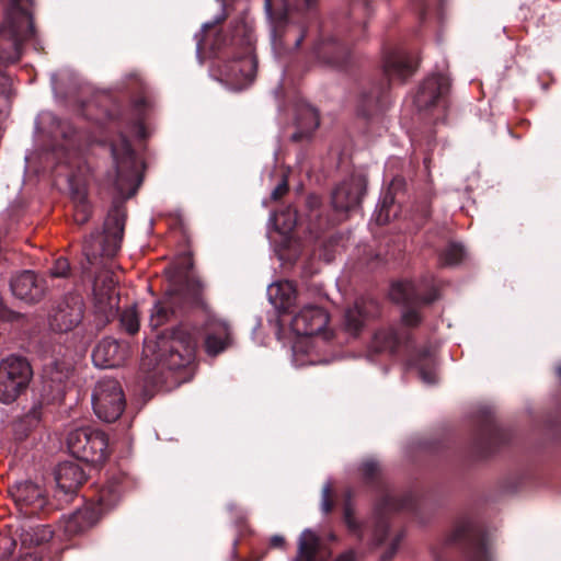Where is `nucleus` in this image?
<instances>
[{
    "label": "nucleus",
    "instance_id": "obj_1",
    "mask_svg": "<svg viewBox=\"0 0 561 561\" xmlns=\"http://www.w3.org/2000/svg\"><path fill=\"white\" fill-rule=\"evenodd\" d=\"M157 360L162 368L179 370L187 367L195 358L197 339L190 329L180 327L157 342Z\"/></svg>",
    "mask_w": 561,
    "mask_h": 561
},
{
    "label": "nucleus",
    "instance_id": "obj_2",
    "mask_svg": "<svg viewBox=\"0 0 561 561\" xmlns=\"http://www.w3.org/2000/svg\"><path fill=\"white\" fill-rule=\"evenodd\" d=\"M33 33L27 11L13 7L0 27V62L12 64L21 57V45Z\"/></svg>",
    "mask_w": 561,
    "mask_h": 561
},
{
    "label": "nucleus",
    "instance_id": "obj_3",
    "mask_svg": "<svg viewBox=\"0 0 561 561\" xmlns=\"http://www.w3.org/2000/svg\"><path fill=\"white\" fill-rule=\"evenodd\" d=\"M125 227V214L113 208L104 222L103 233H92L83 243V254L92 264L98 257L114 256L121 249Z\"/></svg>",
    "mask_w": 561,
    "mask_h": 561
},
{
    "label": "nucleus",
    "instance_id": "obj_4",
    "mask_svg": "<svg viewBox=\"0 0 561 561\" xmlns=\"http://www.w3.org/2000/svg\"><path fill=\"white\" fill-rule=\"evenodd\" d=\"M272 22V47L282 56L298 49L306 35V21L302 15L278 11L267 14Z\"/></svg>",
    "mask_w": 561,
    "mask_h": 561
},
{
    "label": "nucleus",
    "instance_id": "obj_5",
    "mask_svg": "<svg viewBox=\"0 0 561 561\" xmlns=\"http://www.w3.org/2000/svg\"><path fill=\"white\" fill-rule=\"evenodd\" d=\"M67 446L76 458L89 463L100 465L107 457V438L102 431L92 426L70 431Z\"/></svg>",
    "mask_w": 561,
    "mask_h": 561
},
{
    "label": "nucleus",
    "instance_id": "obj_6",
    "mask_svg": "<svg viewBox=\"0 0 561 561\" xmlns=\"http://www.w3.org/2000/svg\"><path fill=\"white\" fill-rule=\"evenodd\" d=\"M33 370L26 358L9 356L0 362V401L14 402L23 393L31 379Z\"/></svg>",
    "mask_w": 561,
    "mask_h": 561
},
{
    "label": "nucleus",
    "instance_id": "obj_7",
    "mask_svg": "<svg viewBox=\"0 0 561 561\" xmlns=\"http://www.w3.org/2000/svg\"><path fill=\"white\" fill-rule=\"evenodd\" d=\"M91 401L95 415L108 423L116 421L126 407L122 386L112 378H102L95 383Z\"/></svg>",
    "mask_w": 561,
    "mask_h": 561
},
{
    "label": "nucleus",
    "instance_id": "obj_8",
    "mask_svg": "<svg viewBox=\"0 0 561 561\" xmlns=\"http://www.w3.org/2000/svg\"><path fill=\"white\" fill-rule=\"evenodd\" d=\"M450 90V79L443 73L428 76L419 85L413 102L420 112L431 111L445 104Z\"/></svg>",
    "mask_w": 561,
    "mask_h": 561
},
{
    "label": "nucleus",
    "instance_id": "obj_9",
    "mask_svg": "<svg viewBox=\"0 0 561 561\" xmlns=\"http://www.w3.org/2000/svg\"><path fill=\"white\" fill-rule=\"evenodd\" d=\"M256 60L252 54L251 47L237 58L227 61L219 70L221 81L232 90H241L249 85L255 77Z\"/></svg>",
    "mask_w": 561,
    "mask_h": 561
},
{
    "label": "nucleus",
    "instance_id": "obj_10",
    "mask_svg": "<svg viewBox=\"0 0 561 561\" xmlns=\"http://www.w3.org/2000/svg\"><path fill=\"white\" fill-rule=\"evenodd\" d=\"M328 322L329 314L324 309L308 305L294 316L290 325L297 335L311 336L323 334L324 340H328L331 336L329 332H324Z\"/></svg>",
    "mask_w": 561,
    "mask_h": 561
},
{
    "label": "nucleus",
    "instance_id": "obj_11",
    "mask_svg": "<svg viewBox=\"0 0 561 561\" xmlns=\"http://www.w3.org/2000/svg\"><path fill=\"white\" fill-rule=\"evenodd\" d=\"M204 331V348L209 356H217L233 344L231 327L222 318L209 313Z\"/></svg>",
    "mask_w": 561,
    "mask_h": 561
},
{
    "label": "nucleus",
    "instance_id": "obj_12",
    "mask_svg": "<svg viewBox=\"0 0 561 561\" xmlns=\"http://www.w3.org/2000/svg\"><path fill=\"white\" fill-rule=\"evenodd\" d=\"M83 301L79 296H70L60 301L49 316V327L56 332H68L82 320Z\"/></svg>",
    "mask_w": 561,
    "mask_h": 561
},
{
    "label": "nucleus",
    "instance_id": "obj_13",
    "mask_svg": "<svg viewBox=\"0 0 561 561\" xmlns=\"http://www.w3.org/2000/svg\"><path fill=\"white\" fill-rule=\"evenodd\" d=\"M366 179L362 174L352 175L340 183L332 193V205L336 211L346 213L360 203L365 193Z\"/></svg>",
    "mask_w": 561,
    "mask_h": 561
},
{
    "label": "nucleus",
    "instance_id": "obj_14",
    "mask_svg": "<svg viewBox=\"0 0 561 561\" xmlns=\"http://www.w3.org/2000/svg\"><path fill=\"white\" fill-rule=\"evenodd\" d=\"M9 493L19 510L26 516L39 513L47 503L44 490L32 482L15 483Z\"/></svg>",
    "mask_w": 561,
    "mask_h": 561
},
{
    "label": "nucleus",
    "instance_id": "obj_15",
    "mask_svg": "<svg viewBox=\"0 0 561 561\" xmlns=\"http://www.w3.org/2000/svg\"><path fill=\"white\" fill-rule=\"evenodd\" d=\"M10 287L16 298L30 304L39 301L46 291L44 279L31 271H23L12 277Z\"/></svg>",
    "mask_w": 561,
    "mask_h": 561
},
{
    "label": "nucleus",
    "instance_id": "obj_16",
    "mask_svg": "<svg viewBox=\"0 0 561 561\" xmlns=\"http://www.w3.org/2000/svg\"><path fill=\"white\" fill-rule=\"evenodd\" d=\"M128 355L126 344L119 343L112 337H105L98 343L92 353V359L95 366L101 368H111L121 366Z\"/></svg>",
    "mask_w": 561,
    "mask_h": 561
},
{
    "label": "nucleus",
    "instance_id": "obj_17",
    "mask_svg": "<svg viewBox=\"0 0 561 561\" xmlns=\"http://www.w3.org/2000/svg\"><path fill=\"white\" fill-rule=\"evenodd\" d=\"M205 288L206 286L199 277L190 276L180 288L171 289L169 293L176 296L175 302L179 308L187 304L208 311V304L204 296Z\"/></svg>",
    "mask_w": 561,
    "mask_h": 561
},
{
    "label": "nucleus",
    "instance_id": "obj_18",
    "mask_svg": "<svg viewBox=\"0 0 561 561\" xmlns=\"http://www.w3.org/2000/svg\"><path fill=\"white\" fill-rule=\"evenodd\" d=\"M389 296L393 301L407 306L431 304L436 299L435 290L431 291L426 296H421L420 290L415 284L409 280L393 283L390 288Z\"/></svg>",
    "mask_w": 561,
    "mask_h": 561
},
{
    "label": "nucleus",
    "instance_id": "obj_19",
    "mask_svg": "<svg viewBox=\"0 0 561 561\" xmlns=\"http://www.w3.org/2000/svg\"><path fill=\"white\" fill-rule=\"evenodd\" d=\"M112 154L119 180H129L136 173L135 153L130 144L123 138L118 144L112 146Z\"/></svg>",
    "mask_w": 561,
    "mask_h": 561
},
{
    "label": "nucleus",
    "instance_id": "obj_20",
    "mask_svg": "<svg viewBox=\"0 0 561 561\" xmlns=\"http://www.w3.org/2000/svg\"><path fill=\"white\" fill-rule=\"evenodd\" d=\"M85 478L81 466L72 461L59 463L55 471L57 485L65 493L75 492L85 481Z\"/></svg>",
    "mask_w": 561,
    "mask_h": 561
},
{
    "label": "nucleus",
    "instance_id": "obj_21",
    "mask_svg": "<svg viewBox=\"0 0 561 561\" xmlns=\"http://www.w3.org/2000/svg\"><path fill=\"white\" fill-rule=\"evenodd\" d=\"M99 518L95 508L84 506L77 510L62 522L64 531L68 536H76L92 527Z\"/></svg>",
    "mask_w": 561,
    "mask_h": 561
},
{
    "label": "nucleus",
    "instance_id": "obj_22",
    "mask_svg": "<svg viewBox=\"0 0 561 561\" xmlns=\"http://www.w3.org/2000/svg\"><path fill=\"white\" fill-rule=\"evenodd\" d=\"M416 64L411 56L402 51L390 54L385 60V72L389 79L404 80L415 70Z\"/></svg>",
    "mask_w": 561,
    "mask_h": 561
},
{
    "label": "nucleus",
    "instance_id": "obj_23",
    "mask_svg": "<svg viewBox=\"0 0 561 561\" xmlns=\"http://www.w3.org/2000/svg\"><path fill=\"white\" fill-rule=\"evenodd\" d=\"M270 302L279 311H287L296 300V288L289 280L273 283L267 288Z\"/></svg>",
    "mask_w": 561,
    "mask_h": 561
},
{
    "label": "nucleus",
    "instance_id": "obj_24",
    "mask_svg": "<svg viewBox=\"0 0 561 561\" xmlns=\"http://www.w3.org/2000/svg\"><path fill=\"white\" fill-rule=\"evenodd\" d=\"M321 539L311 529H305L298 539V552L295 561H324L320 557Z\"/></svg>",
    "mask_w": 561,
    "mask_h": 561
},
{
    "label": "nucleus",
    "instance_id": "obj_25",
    "mask_svg": "<svg viewBox=\"0 0 561 561\" xmlns=\"http://www.w3.org/2000/svg\"><path fill=\"white\" fill-rule=\"evenodd\" d=\"M176 296L171 295L169 291L167 296L154 304L151 309L149 323L153 329H157L168 322L175 309H180L175 302Z\"/></svg>",
    "mask_w": 561,
    "mask_h": 561
},
{
    "label": "nucleus",
    "instance_id": "obj_26",
    "mask_svg": "<svg viewBox=\"0 0 561 561\" xmlns=\"http://www.w3.org/2000/svg\"><path fill=\"white\" fill-rule=\"evenodd\" d=\"M316 2L317 0H265V10L267 14L282 11L284 13L302 15Z\"/></svg>",
    "mask_w": 561,
    "mask_h": 561
},
{
    "label": "nucleus",
    "instance_id": "obj_27",
    "mask_svg": "<svg viewBox=\"0 0 561 561\" xmlns=\"http://www.w3.org/2000/svg\"><path fill=\"white\" fill-rule=\"evenodd\" d=\"M298 130L293 134L294 140H301L309 137L319 126L318 112L311 106H305L300 110L297 118Z\"/></svg>",
    "mask_w": 561,
    "mask_h": 561
},
{
    "label": "nucleus",
    "instance_id": "obj_28",
    "mask_svg": "<svg viewBox=\"0 0 561 561\" xmlns=\"http://www.w3.org/2000/svg\"><path fill=\"white\" fill-rule=\"evenodd\" d=\"M53 538V530L45 525H38L22 529L20 534L21 543L24 548L37 547L48 542Z\"/></svg>",
    "mask_w": 561,
    "mask_h": 561
},
{
    "label": "nucleus",
    "instance_id": "obj_29",
    "mask_svg": "<svg viewBox=\"0 0 561 561\" xmlns=\"http://www.w3.org/2000/svg\"><path fill=\"white\" fill-rule=\"evenodd\" d=\"M398 343V337L392 328L378 330L369 344V352L374 354L392 352Z\"/></svg>",
    "mask_w": 561,
    "mask_h": 561
},
{
    "label": "nucleus",
    "instance_id": "obj_30",
    "mask_svg": "<svg viewBox=\"0 0 561 561\" xmlns=\"http://www.w3.org/2000/svg\"><path fill=\"white\" fill-rule=\"evenodd\" d=\"M367 318L366 304L364 301H356L352 308L345 312V329L351 334H356L363 327Z\"/></svg>",
    "mask_w": 561,
    "mask_h": 561
},
{
    "label": "nucleus",
    "instance_id": "obj_31",
    "mask_svg": "<svg viewBox=\"0 0 561 561\" xmlns=\"http://www.w3.org/2000/svg\"><path fill=\"white\" fill-rule=\"evenodd\" d=\"M465 257V249L461 244L449 243L440 253L439 260L443 265H457Z\"/></svg>",
    "mask_w": 561,
    "mask_h": 561
},
{
    "label": "nucleus",
    "instance_id": "obj_32",
    "mask_svg": "<svg viewBox=\"0 0 561 561\" xmlns=\"http://www.w3.org/2000/svg\"><path fill=\"white\" fill-rule=\"evenodd\" d=\"M72 366L69 363H51L46 369L45 375L55 383H62L70 376Z\"/></svg>",
    "mask_w": 561,
    "mask_h": 561
},
{
    "label": "nucleus",
    "instance_id": "obj_33",
    "mask_svg": "<svg viewBox=\"0 0 561 561\" xmlns=\"http://www.w3.org/2000/svg\"><path fill=\"white\" fill-rule=\"evenodd\" d=\"M121 323L129 334H134L138 331L139 318L134 307L127 308L122 312Z\"/></svg>",
    "mask_w": 561,
    "mask_h": 561
},
{
    "label": "nucleus",
    "instance_id": "obj_34",
    "mask_svg": "<svg viewBox=\"0 0 561 561\" xmlns=\"http://www.w3.org/2000/svg\"><path fill=\"white\" fill-rule=\"evenodd\" d=\"M468 561H494V557L489 548L478 546L470 553Z\"/></svg>",
    "mask_w": 561,
    "mask_h": 561
},
{
    "label": "nucleus",
    "instance_id": "obj_35",
    "mask_svg": "<svg viewBox=\"0 0 561 561\" xmlns=\"http://www.w3.org/2000/svg\"><path fill=\"white\" fill-rule=\"evenodd\" d=\"M329 53L330 54L332 53L333 56L328 57L327 62L332 64V65H340L341 60H340L339 54L341 53V48L340 47L331 48L330 45H324L320 48L319 56L325 58V55Z\"/></svg>",
    "mask_w": 561,
    "mask_h": 561
},
{
    "label": "nucleus",
    "instance_id": "obj_36",
    "mask_svg": "<svg viewBox=\"0 0 561 561\" xmlns=\"http://www.w3.org/2000/svg\"><path fill=\"white\" fill-rule=\"evenodd\" d=\"M69 263L66 259L60 257L56 260L54 266L50 268V275L54 277H65L69 272Z\"/></svg>",
    "mask_w": 561,
    "mask_h": 561
},
{
    "label": "nucleus",
    "instance_id": "obj_37",
    "mask_svg": "<svg viewBox=\"0 0 561 561\" xmlns=\"http://www.w3.org/2000/svg\"><path fill=\"white\" fill-rule=\"evenodd\" d=\"M14 541L9 537H0V561H7L14 548Z\"/></svg>",
    "mask_w": 561,
    "mask_h": 561
},
{
    "label": "nucleus",
    "instance_id": "obj_38",
    "mask_svg": "<svg viewBox=\"0 0 561 561\" xmlns=\"http://www.w3.org/2000/svg\"><path fill=\"white\" fill-rule=\"evenodd\" d=\"M89 214H90V207L85 203V201L82 198L80 201V203L76 206V214H75L76 221L79 224L85 222L88 220Z\"/></svg>",
    "mask_w": 561,
    "mask_h": 561
},
{
    "label": "nucleus",
    "instance_id": "obj_39",
    "mask_svg": "<svg viewBox=\"0 0 561 561\" xmlns=\"http://www.w3.org/2000/svg\"><path fill=\"white\" fill-rule=\"evenodd\" d=\"M332 501H331V485L327 483L322 488V499H321V510L323 513L328 514L332 510Z\"/></svg>",
    "mask_w": 561,
    "mask_h": 561
},
{
    "label": "nucleus",
    "instance_id": "obj_40",
    "mask_svg": "<svg viewBox=\"0 0 561 561\" xmlns=\"http://www.w3.org/2000/svg\"><path fill=\"white\" fill-rule=\"evenodd\" d=\"M104 282L108 291L110 308H114L117 305V299L114 293L116 282L114 280V277L112 275H106Z\"/></svg>",
    "mask_w": 561,
    "mask_h": 561
},
{
    "label": "nucleus",
    "instance_id": "obj_41",
    "mask_svg": "<svg viewBox=\"0 0 561 561\" xmlns=\"http://www.w3.org/2000/svg\"><path fill=\"white\" fill-rule=\"evenodd\" d=\"M419 313L413 309H407L402 313V321L405 325L413 327L420 322Z\"/></svg>",
    "mask_w": 561,
    "mask_h": 561
},
{
    "label": "nucleus",
    "instance_id": "obj_42",
    "mask_svg": "<svg viewBox=\"0 0 561 561\" xmlns=\"http://www.w3.org/2000/svg\"><path fill=\"white\" fill-rule=\"evenodd\" d=\"M419 374L421 379L427 385L435 383L437 380L436 373L433 369H426L423 366H420Z\"/></svg>",
    "mask_w": 561,
    "mask_h": 561
},
{
    "label": "nucleus",
    "instance_id": "obj_43",
    "mask_svg": "<svg viewBox=\"0 0 561 561\" xmlns=\"http://www.w3.org/2000/svg\"><path fill=\"white\" fill-rule=\"evenodd\" d=\"M41 419V409L39 407H34L25 416L23 417V423L33 426L39 422Z\"/></svg>",
    "mask_w": 561,
    "mask_h": 561
},
{
    "label": "nucleus",
    "instance_id": "obj_44",
    "mask_svg": "<svg viewBox=\"0 0 561 561\" xmlns=\"http://www.w3.org/2000/svg\"><path fill=\"white\" fill-rule=\"evenodd\" d=\"M362 470L365 477L374 478L375 474L379 471V466L374 460H367L363 463Z\"/></svg>",
    "mask_w": 561,
    "mask_h": 561
},
{
    "label": "nucleus",
    "instance_id": "obj_45",
    "mask_svg": "<svg viewBox=\"0 0 561 561\" xmlns=\"http://www.w3.org/2000/svg\"><path fill=\"white\" fill-rule=\"evenodd\" d=\"M288 191V186H287V183L286 181H283L282 183H279L272 192L271 194V198L273 201H277L279 199L280 197H283Z\"/></svg>",
    "mask_w": 561,
    "mask_h": 561
},
{
    "label": "nucleus",
    "instance_id": "obj_46",
    "mask_svg": "<svg viewBox=\"0 0 561 561\" xmlns=\"http://www.w3.org/2000/svg\"><path fill=\"white\" fill-rule=\"evenodd\" d=\"M270 546L273 548H283L285 546V538L280 535H274L270 540Z\"/></svg>",
    "mask_w": 561,
    "mask_h": 561
},
{
    "label": "nucleus",
    "instance_id": "obj_47",
    "mask_svg": "<svg viewBox=\"0 0 561 561\" xmlns=\"http://www.w3.org/2000/svg\"><path fill=\"white\" fill-rule=\"evenodd\" d=\"M335 561H355V554L353 551H346L339 556Z\"/></svg>",
    "mask_w": 561,
    "mask_h": 561
},
{
    "label": "nucleus",
    "instance_id": "obj_48",
    "mask_svg": "<svg viewBox=\"0 0 561 561\" xmlns=\"http://www.w3.org/2000/svg\"><path fill=\"white\" fill-rule=\"evenodd\" d=\"M18 561H38V558L34 553L26 552Z\"/></svg>",
    "mask_w": 561,
    "mask_h": 561
},
{
    "label": "nucleus",
    "instance_id": "obj_49",
    "mask_svg": "<svg viewBox=\"0 0 561 561\" xmlns=\"http://www.w3.org/2000/svg\"><path fill=\"white\" fill-rule=\"evenodd\" d=\"M345 522L350 528H355V523H354L353 518L351 517L348 510H346V512H345Z\"/></svg>",
    "mask_w": 561,
    "mask_h": 561
},
{
    "label": "nucleus",
    "instance_id": "obj_50",
    "mask_svg": "<svg viewBox=\"0 0 561 561\" xmlns=\"http://www.w3.org/2000/svg\"><path fill=\"white\" fill-rule=\"evenodd\" d=\"M377 220L380 222V224H383V222H387L388 221V215H385L383 216V207L381 208L379 215H378V218Z\"/></svg>",
    "mask_w": 561,
    "mask_h": 561
},
{
    "label": "nucleus",
    "instance_id": "obj_51",
    "mask_svg": "<svg viewBox=\"0 0 561 561\" xmlns=\"http://www.w3.org/2000/svg\"><path fill=\"white\" fill-rule=\"evenodd\" d=\"M94 290H95L96 295H99V294L101 295L102 294V288L99 285V279L95 280Z\"/></svg>",
    "mask_w": 561,
    "mask_h": 561
},
{
    "label": "nucleus",
    "instance_id": "obj_52",
    "mask_svg": "<svg viewBox=\"0 0 561 561\" xmlns=\"http://www.w3.org/2000/svg\"><path fill=\"white\" fill-rule=\"evenodd\" d=\"M385 533H386V530H385V528L382 527V534H381V535H378V537H377V543H381V542H382L383 537H385Z\"/></svg>",
    "mask_w": 561,
    "mask_h": 561
},
{
    "label": "nucleus",
    "instance_id": "obj_53",
    "mask_svg": "<svg viewBox=\"0 0 561 561\" xmlns=\"http://www.w3.org/2000/svg\"><path fill=\"white\" fill-rule=\"evenodd\" d=\"M557 373H558L559 377L561 378V365L558 367Z\"/></svg>",
    "mask_w": 561,
    "mask_h": 561
},
{
    "label": "nucleus",
    "instance_id": "obj_54",
    "mask_svg": "<svg viewBox=\"0 0 561 561\" xmlns=\"http://www.w3.org/2000/svg\"><path fill=\"white\" fill-rule=\"evenodd\" d=\"M298 347H299V346H298V344H296V345L294 346V352H295V354L298 352Z\"/></svg>",
    "mask_w": 561,
    "mask_h": 561
},
{
    "label": "nucleus",
    "instance_id": "obj_55",
    "mask_svg": "<svg viewBox=\"0 0 561 561\" xmlns=\"http://www.w3.org/2000/svg\"><path fill=\"white\" fill-rule=\"evenodd\" d=\"M295 221H293L291 224H289L286 229H291L293 225H294Z\"/></svg>",
    "mask_w": 561,
    "mask_h": 561
}]
</instances>
